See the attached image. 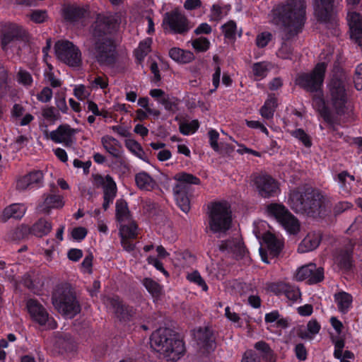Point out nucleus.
Here are the masks:
<instances>
[{
  "mask_svg": "<svg viewBox=\"0 0 362 362\" xmlns=\"http://www.w3.org/2000/svg\"><path fill=\"white\" fill-rule=\"evenodd\" d=\"M253 182L259 196L262 198L277 197L281 192L279 182L269 174L254 175Z\"/></svg>",
  "mask_w": 362,
  "mask_h": 362,
  "instance_id": "12",
  "label": "nucleus"
},
{
  "mask_svg": "<svg viewBox=\"0 0 362 362\" xmlns=\"http://www.w3.org/2000/svg\"><path fill=\"white\" fill-rule=\"evenodd\" d=\"M52 223L45 218L39 219L31 227V233L37 237L47 235L52 230Z\"/></svg>",
  "mask_w": 362,
  "mask_h": 362,
  "instance_id": "39",
  "label": "nucleus"
},
{
  "mask_svg": "<svg viewBox=\"0 0 362 362\" xmlns=\"http://www.w3.org/2000/svg\"><path fill=\"white\" fill-rule=\"evenodd\" d=\"M126 147L132 152L134 155L142 160H145V152L141 148V145L133 139H129L125 142Z\"/></svg>",
  "mask_w": 362,
  "mask_h": 362,
  "instance_id": "46",
  "label": "nucleus"
},
{
  "mask_svg": "<svg viewBox=\"0 0 362 362\" xmlns=\"http://www.w3.org/2000/svg\"><path fill=\"white\" fill-rule=\"evenodd\" d=\"M338 310L342 313H346L351 308L352 296L346 292H339L334 295Z\"/></svg>",
  "mask_w": 362,
  "mask_h": 362,
  "instance_id": "37",
  "label": "nucleus"
},
{
  "mask_svg": "<svg viewBox=\"0 0 362 362\" xmlns=\"http://www.w3.org/2000/svg\"><path fill=\"white\" fill-rule=\"evenodd\" d=\"M116 21L112 16L98 14L90 27V40L102 39L109 35L116 28Z\"/></svg>",
  "mask_w": 362,
  "mask_h": 362,
  "instance_id": "17",
  "label": "nucleus"
},
{
  "mask_svg": "<svg viewBox=\"0 0 362 362\" xmlns=\"http://www.w3.org/2000/svg\"><path fill=\"white\" fill-rule=\"evenodd\" d=\"M354 243L351 240L349 241L348 247L341 251L337 257V261L341 268L344 269H349L352 266V250Z\"/></svg>",
  "mask_w": 362,
  "mask_h": 362,
  "instance_id": "34",
  "label": "nucleus"
},
{
  "mask_svg": "<svg viewBox=\"0 0 362 362\" xmlns=\"http://www.w3.org/2000/svg\"><path fill=\"white\" fill-rule=\"evenodd\" d=\"M151 40L146 39L141 42L138 49L136 50V57L138 60L141 61L150 52Z\"/></svg>",
  "mask_w": 362,
  "mask_h": 362,
  "instance_id": "49",
  "label": "nucleus"
},
{
  "mask_svg": "<svg viewBox=\"0 0 362 362\" xmlns=\"http://www.w3.org/2000/svg\"><path fill=\"white\" fill-rule=\"evenodd\" d=\"M30 233H31V228L23 224L11 230L8 238L13 240H19L25 238Z\"/></svg>",
  "mask_w": 362,
  "mask_h": 362,
  "instance_id": "44",
  "label": "nucleus"
},
{
  "mask_svg": "<svg viewBox=\"0 0 362 362\" xmlns=\"http://www.w3.org/2000/svg\"><path fill=\"white\" fill-rule=\"evenodd\" d=\"M291 134L293 137L300 141L305 147L312 146L310 137L303 129H297L291 132Z\"/></svg>",
  "mask_w": 362,
  "mask_h": 362,
  "instance_id": "52",
  "label": "nucleus"
},
{
  "mask_svg": "<svg viewBox=\"0 0 362 362\" xmlns=\"http://www.w3.org/2000/svg\"><path fill=\"white\" fill-rule=\"evenodd\" d=\"M315 15L317 19L327 25L328 28L334 30L333 34L337 35L338 19L333 11L334 0H313Z\"/></svg>",
  "mask_w": 362,
  "mask_h": 362,
  "instance_id": "11",
  "label": "nucleus"
},
{
  "mask_svg": "<svg viewBox=\"0 0 362 362\" xmlns=\"http://www.w3.org/2000/svg\"><path fill=\"white\" fill-rule=\"evenodd\" d=\"M141 283L153 298L158 299L163 294V286L151 278H144Z\"/></svg>",
  "mask_w": 362,
  "mask_h": 362,
  "instance_id": "40",
  "label": "nucleus"
},
{
  "mask_svg": "<svg viewBox=\"0 0 362 362\" xmlns=\"http://www.w3.org/2000/svg\"><path fill=\"white\" fill-rule=\"evenodd\" d=\"M273 21L284 26L283 40H288L301 30L305 20L304 0H288L273 10Z\"/></svg>",
  "mask_w": 362,
  "mask_h": 362,
  "instance_id": "2",
  "label": "nucleus"
},
{
  "mask_svg": "<svg viewBox=\"0 0 362 362\" xmlns=\"http://www.w3.org/2000/svg\"><path fill=\"white\" fill-rule=\"evenodd\" d=\"M41 115L45 120L50 124H54L61 119V115L53 106H45L41 109Z\"/></svg>",
  "mask_w": 362,
  "mask_h": 362,
  "instance_id": "42",
  "label": "nucleus"
},
{
  "mask_svg": "<svg viewBox=\"0 0 362 362\" xmlns=\"http://www.w3.org/2000/svg\"><path fill=\"white\" fill-rule=\"evenodd\" d=\"M313 97V106L319 112L323 119L329 124L334 122V119L331 110L325 105L323 95L321 90L315 93Z\"/></svg>",
  "mask_w": 362,
  "mask_h": 362,
  "instance_id": "23",
  "label": "nucleus"
},
{
  "mask_svg": "<svg viewBox=\"0 0 362 362\" xmlns=\"http://www.w3.org/2000/svg\"><path fill=\"white\" fill-rule=\"evenodd\" d=\"M52 304L59 313L72 318L81 311V306L74 291L68 286L57 288L52 294Z\"/></svg>",
  "mask_w": 362,
  "mask_h": 362,
  "instance_id": "6",
  "label": "nucleus"
},
{
  "mask_svg": "<svg viewBox=\"0 0 362 362\" xmlns=\"http://www.w3.org/2000/svg\"><path fill=\"white\" fill-rule=\"evenodd\" d=\"M26 305L28 311L33 321L47 329L57 328V322L52 317L49 316L46 308L37 300L29 299L27 301Z\"/></svg>",
  "mask_w": 362,
  "mask_h": 362,
  "instance_id": "13",
  "label": "nucleus"
},
{
  "mask_svg": "<svg viewBox=\"0 0 362 362\" xmlns=\"http://www.w3.org/2000/svg\"><path fill=\"white\" fill-rule=\"evenodd\" d=\"M52 90L49 87H44L37 95V99L44 103L49 102L52 98Z\"/></svg>",
  "mask_w": 362,
  "mask_h": 362,
  "instance_id": "61",
  "label": "nucleus"
},
{
  "mask_svg": "<svg viewBox=\"0 0 362 362\" xmlns=\"http://www.w3.org/2000/svg\"><path fill=\"white\" fill-rule=\"evenodd\" d=\"M64 205L62 197L59 195L49 194L46 197L44 202L39 206L40 211L48 213L51 209L62 207Z\"/></svg>",
  "mask_w": 362,
  "mask_h": 362,
  "instance_id": "36",
  "label": "nucleus"
},
{
  "mask_svg": "<svg viewBox=\"0 0 362 362\" xmlns=\"http://www.w3.org/2000/svg\"><path fill=\"white\" fill-rule=\"evenodd\" d=\"M44 175L42 170L30 171L17 181L16 187L20 190L39 188L43 185Z\"/></svg>",
  "mask_w": 362,
  "mask_h": 362,
  "instance_id": "20",
  "label": "nucleus"
},
{
  "mask_svg": "<svg viewBox=\"0 0 362 362\" xmlns=\"http://www.w3.org/2000/svg\"><path fill=\"white\" fill-rule=\"evenodd\" d=\"M26 211V207L21 204H12L6 207L2 214L4 221L10 218L21 219Z\"/></svg>",
  "mask_w": 362,
  "mask_h": 362,
  "instance_id": "30",
  "label": "nucleus"
},
{
  "mask_svg": "<svg viewBox=\"0 0 362 362\" xmlns=\"http://www.w3.org/2000/svg\"><path fill=\"white\" fill-rule=\"evenodd\" d=\"M355 87L357 90L362 89V63L358 64L355 70V76L354 78Z\"/></svg>",
  "mask_w": 362,
  "mask_h": 362,
  "instance_id": "64",
  "label": "nucleus"
},
{
  "mask_svg": "<svg viewBox=\"0 0 362 362\" xmlns=\"http://www.w3.org/2000/svg\"><path fill=\"white\" fill-rule=\"evenodd\" d=\"M160 104H162L165 109L168 111H175L177 109V103L174 98H171L168 95L161 98Z\"/></svg>",
  "mask_w": 362,
  "mask_h": 362,
  "instance_id": "62",
  "label": "nucleus"
},
{
  "mask_svg": "<svg viewBox=\"0 0 362 362\" xmlns=\"http://www.w3.org/2000/svg\"><path fill=\"white\" fill-rule=\"evenodd\" d=\"M222 30L226 38H234L236 32V23L233 21H230L222 25Z\"/></svg>",
  "mask_w": 362,
  "mask_h": 362,
  "instance_id": "56",
  "label": "nucleus"
},
{
  "mask_svg": "<svg viewBox=\"0 0 362 362\" xmlns=\"http://www.w3.org/2000/svg\"><path fill=\"white\" fill-rule=\"evenodd\" d=\"M272 38V35L269 32H262L257 35L256 37V45L259 48L265 47Z\"/></svg>",
  "mask_w": 362,
  "mask_h": 362,
  "instance_id": "58",
  "label": "nucleus"
},
{
  "mask_svg": "<svg viewBox=\"0 0 362 362\" xmlns=\"http://www.w3.org/2000/svg\"><path fill=\"white\" fill-rule=\"evenodd\" d=\"M325 202L326 197L319 189L298 187L290 191L287 204L296 214L317 218L325 212Z\"/></svg>",
  "mask_w": 362,
  "mask_h": 362,
  "instance_id": "1",
  "label": "nucleus"
},
{
  "mask_svg": "<svg viewBox=\"0 0 362 362\" xmlns=\"http://www.w3.org/2000/svg\"><path fill=\"white\" fill-rule=\"evenodd\" d=\"M327 69L325 62L318 63L310 73H300L295 83L307 92L317 93L321 90Z\"/></svg>",
  "mask_w": 362,
  "mask_h": 362,
  "instance_id": "8",
  "label": "nucleus"
},
{
  "mask_svg": "<svg viewBox=\"0 0 362 362\" xmlns=\"http://www.w3.org/2000/svg\"><path fill=\"white\" fill-rule=\"evenodd\" d=\"M252 69L254 76L258 79L264 78L269 71L267 64L264 62L254 64Z\"/></svg>",
  "mask_w": 362,
  "mask_h": 362,
  "instance_id": "50",
  "label": "nucleus"
},
{
  "mask_svg": "<svg viewBox=\"0 0 362 362\" xmlns=\"http://www.w3.org/2000/svg\"><path fill=\"white\" fill-rule=\"evenodd\" d=\"M313 271H315V264H309L303 266L298 269L296 274V279L298 281L308 280L310 272H313Z\"/></svg>",
  "mask_w": 362,
  "mask_h": 362,
  "instance_id": "48",
  "label": "nucleus"
},
{
  "mask_svg": "<svg viewBox=\"0 0 362 362\" xmlns=\"http://www.w3.org/2000/svg\"><path fill=\"white\" fill-rule=\"evenodd\" d=\"M208 227L215 234L225 235L232 225L230 206L226 202H216L209 206Z\"/></svg>",
  "mask_w": 362,
  "mask_h": 362,
  "instance_id": "5",
  "label": "nucleus"
},
{
  "mask_svg": "<svg viewBox=\"0 0 362 362\" xmlns=\"http://www.w3.org/2000/svg\"><path fill=\"white\" fill-rule=\"evenodd\" d=\"M191 44L195 51L198 52H206L210 47L209 40L204 37H200L192 40Z\"/></svg>",
  "mask_w": 362,
  "mask_h": 362,
  "instance_id": "47",
  "label": "nucleus"
},
{
  "mask_svg": "<svg viewBox=\"0 0 362 362\" xmlns=\"http://www.w3.org/2000/svg\"><path fill=\"white\" fill-rule=\"evenodd\" d=\"M219 249L221 251L230 252L235 255L236 257L243 256L245 252L243 243L238 238H232L221 241L219 245Z\"/></svg>",
  "mask_w": 362,
  "mask_h": 362,
  "instance_id": "24",
  "label": "nucleus"
},
{
  "mask_svg": "<svg viewBox=\"0 0 362 362\" xmlns=\"http://www.w3.org/2000/svg\"><path fill=\"white\" fill-rule=\"evenodd\" d=\"M86 10L74 6L66 7L64 11V17L66 21L75 23L84 18Z\"/></svg>",
  "mask_w": 362,
  "mask_h": 362,
  "instance_id": "38",
  "label": "nucleus"
},
{
  "mask_svg": "<svg viewBox=\"0 0 362 362\" xmlns=\"http://www.w3.org/2000/svg\"><path fill=\"white\" fill-rule=\"evenodd\" d=\"M169 56L174 61L183 64L189 63L194 59V55L192 52L177 47L171 48Z\"/></svg>",
  "mask_w": 362,
  "mask_h": 362,
  "instance_id": "32",
  "label": "nucleus"
},
{
  "mask_svg": "<svg viewBox=\"0 0 362 362\" xmlns=\"http://www.w3.org/2000/svg\"><path fill=\"white\" fill-rule=\"evenodd\" d=\"M194 338L197 344L207 351L215 348V337L213 330L209 327H199L194 330Z\"/></svg>",
  "mask_w": 362,
  "mask_h": 362,
  "instance_id": "21",
  "label": "nucleus"
},
{
  "mask_svg": "<svg viewBox=\"0 0 362 362\" xmlns=\"http://www.w3.org/2000/svg\"><path fill=\"white\" fill-rule=\"evenodd\" d=\"M284 295H285L288 299L292 301H296L300 297V292L298 287L288 284Z\"/></svg>",
  "mask_w": 362,
  "mask_h": 362,
  "instance_id": "55",
  "label": "nucleus"
},
{
  "mask_svg": "<svg viewBox=\"0 0 362 362\" xmlns=\"http://www.w3.org/2000/svg\"><path fill=\"white\" fill-rule=\"evenodd\" d=\"M117 220L120 223L132 221V215L129 210L127 202L123 199H117L115 204Z\"/></svg>",
  "mask_w": 362,
  "mask_h": 362,
  "instance_id": "33",
  "label": "nucleus"
},
{
  "mask_svg": "<svg viewBox=\"0 0 362 362\" xmlns=\"http://www.w3.org/2000/svg\"><path fill=\"white\" fill-rule=\"evenodd\" d=\"M150 345L168 361H177L185 352L183 341L168 328H160L153 332L150 337Z\"/></svg>",
  "mask_w": 362,
  "mask_h": 362,
  "instance_id": "3",
  "label": "nucleus"
},
{
  "mask_svg": "<svg viewBox=\"0 0 362 362\" xmlns=\"http://www.w3.org/2000/svg\"><path fill=\"white\" fill-rule=\"evenodd\" d=\"M324 279V269L322 267H317L315 266V271L310 272L308 281L310 284H317L320 282Z\"/></svg>",
  "mask_w": 362,
  "mask_h": 362,
  "instance_id": "57",
  "label": "nucleus"
},
{
  "mask_svg": "<svg viewBox=\"0 0 362 362\" xmlns=\"http://www.w3.org/2000/svg\"><path fill=\"white\" fill-rule=\"evenodd\" d=\"M321 241V237L319 233H309L301 241L298 246L299 252L304 253L316 249Z\"/></svg>",
  "mask_w": 362,
  "mask_h": 362,
  "instance_id": "25",
  "label": "nucleus"
},
{
  "mask_svg": "<svg viewBox=\"0 0 362 362\" xmlns=\"http://www.w3.org/2000/svg\"><path fill=\"white\" fill-rule=\"evenodd\" d=\"M240 362H261L260 356L255 350L248 349L243 354Z\"/></svg>",
  "mask_w": 362,
  "mask_h": 362,
  "instance_id": "60",
  "label": "nucleus"
},
{
  "mask_svg": "<svg viewBox=\"0 0 362 362\" xmlns=\"http://www.w3.org/2000/svg\"><path fill=\"white\" fill-rule=\"evenodd\" d=\"M277 56L284 59H291L293 55V48L287 42H283L281 47L278 49Z\"/></svg>",
  "mask_w": 362,
  "mask_h": 362,
  "instance_id": "54",
  "label": "nucleus"
},
{
  "mask_svg": "<svg viewBox=\"0 0 362 362\" xmlns=\"http://www.w3.org/2000/svg\"><path fill=\"white\" fill-rule=\"evenodd\" d=\"M105 303L120 322H129L133 320L136 315V309L133 306L125 303L118 296L106 298Z\"/></svg>",
  "mask_w": 362,
  "mask_h": 362,
  "instance_id": "16",
  "label": "nucleus"
},
{
  "mask_svg": "<svg viewBox=\"0 0 362 362\" xmlns=\"http://www.w3.org/2000/svg\"><path fill=\"white\" fill-rule=\"evenodd\" d=\"M290 234H296L300 230L299 221L291 213L279 223Z\"/></svg>",
  "mask_w": 362,
  "mask_h": 362,
  "instance_id": "41",
  "label": "nucleus"
},
{
  "mask_svg": "<svg viewBox=\"0 0 362 362\" xmlns=\"http://www.w3.org/2000/svg\"><path fill=\"white\" fill-rule=\"evenodd\" d=\"M266 212L269 216L275 218L279 223L291 214L284 204L279 203L268 204L266 207Z\"/></svg>",
  "mask_w": 362,
  "mask_h": 362,
  "instance_id": "26",
  "label": "nucleus"
},
{
  "mask_svg": "<svg viewBox=\"0 0 362 362\" xmlns=\"http://www.w3.org/2000/svg\"><path fill=\"white\" fill-rule=\"evenodd\" d=\"M92 177L93 185L103 189V209L107 211L116 197L117 191L116 183L109 175L103 177L99 174H93Z\"/></svg>",
  "mask_w": 362,
  "mask_h": 362,
  "instance_id": "15",
  "label": "nucleus"
},
{
  "mask_svg": "<svg viewBox=\"0 0 362 362\" xmlns=\"http://www.w3.org/2000/svg\"><path fill=\"white\" fill-rule=\"evenodd\" d=\"M347 19L351 39L362 46V16L356 12H350Z\"/></svg>",
  "mask_w": 362,
  "mask_h": 362,
  "instance_id": "22",
  "label": "nucleus"
},
{
  "mask_svg": "<svg viewBox=\"0 0 362 362\" xmlns=\"http://www.w3.org/2000/svg\"><path fill=\"white\" fill-rule=\"evenodd\" d=\"M25 36V31L16 24H11L1 34L0 42L3 50L6 51L14 46L16 42L21 41Z\"/></svg>",
  "mask_w": 362,
  "mask_h": 362,
  "instance_id": "18",
  "label": "nucleus"
},
{
  "mask_svg": "<svg viewBox=\"0 0 362 362\" xmlns=\"http://www.w3.org/2000/svg\"><path fill=\"white\" fill-rule=\"evenodd\" d=\"M277 107V98L274 94H269L264 104L259 110L262 117L270 119L273 118L276 108Z\"/></svg>",
  "mask_w": 362,
  "mask_h": 362,
  "instance_id": "35",
  "label": "nucleus"
},
{
  "mask_svg": "<svg viewBox=\"0 0 362 362\" xmlns=\"http://www.w3.org/2000/svg\"><path fill=\"white\" fill-rule=\"evenodd\" d=\"M263 240L273 257L277 256L283 247L281 240L275 236L273 233L267 232L263 235Z\"/></svg>",
  "mask_w": 362,
  "mask_h": 362,
  "instance_id": "27",
  "label": "nucleus"
},
{
  "mask_svg": "<svg viewBox=\"0 0 362 362\" xmlns=\"http://www.w3.org/2000/svg\"><path fill=\"white\" fill-rule=\"evenodd\" d=\"M255 352L259 356L260 360L262 359L266 362H275L276 357L274 351L271 349L270 346L264 341H259L254 344Z\"/></svg>",
  "mask_w": 362,
  "mask_h": 362,
  "instance_id": "29",
  "label": "nucleus"
},
{
  "mask_svg": "<svg viewBox=\"0 0 362 362\" xmlns=\"http://www.w3.org/2000/svg\"><path fill=\"white\" fill-rule=\"evenodd\" d=\"M199 127L198 120L194 119L190 122L180 124V131L184 135H189L195 132Z\"/></svg>",
  "mask_w": 362,
  "mask_h": 362,
  "instance_id": "51",
  "label": "nucleus"
},
{
  "mask_svg": "<svg viewBox=\"0 0 362 362\" xmlns=\"http://www.w3.org/2000/svg\"><path fill=\"white\" fill-rule=\"evenodd\" d=\"M55 52L58 59L71 67H79L82 64L81 52L69 40H59L55 44Z\"/></svg>",
  "mask_w": 362,
  "mask_h": 362,
  "instance_id": "10",
  "label": "nucleus"
},
{
  "mask_svg": "<svg viewBox=\"0 0 362 362\" xmlns=\"http://www.w3.org/2000/svg\"><path fill=\"white\" fill-rule=\"evenodd\" d=\"M90 83L93 88H100L104 89L108 86V80L106 77L98 76L91 81Z\"/></svg>",
  "mask_w": 362,
  "mask_h": 362,
  "instance_id": "63",
  "label": "nucleus"
},
{
  "mask_svg": "<svg viewBox=\"0 0 362 362\" xmlns=\"http://www.w3.org/2000/svg\"><path fill=\"white\" fill-rule=\"evenodd\" d=\"M135 182L136 186L142 190L151 191L156 186L155 180L144 171L136 174Z\"/></svg>",
  "mask_w": 362,
  "mask_h": 362,
  "instance_id": "31",
  "label": "nucleus"
},
{
  "mask_svg": "<svg viewBox=\"0 0 362 362\" xmlns=\"http://www.w3.org/2000/svg\"><path fill=\"white\" fill-rule=\"evenodd\" d=\"M328 100L337 115L345 112L347 95L345 89L344 80L338 76H333L328 86Z\"/></svg>",
  "mask_w": 362,
  "mask_h": 362,
  "instance_id": "9",
  "label": "nucleus"
},
{
  "mask_svg": "<svg viewBox=\"0 0 362 362\" xmlns=\"http://www.w3.org/2000/svg\"><path fill=\"white\" fill-rule=\"evenodd\" d=\"M162 25L164 30L174 34H185L190 28L186 16L177 10L165 13Z\"/></svg>",
  "mask_w": 362,
  "mask_h": 362,
  "instance_id": "14",
  "label": "nucleus"
},
{
  "mask_svg": "<svg viewBox=\"0 0 362 362\" xmlns=\"http://www.w3.org/2000/svg\"><path fill=\"white\" fill-rule=\"evenodd\" d=\"M32 21L35 23H42L47 18V13L46 10H34L30 14Z\"/></svg>",
  "mask_w": 362,
  "mask_h": 362,
  "instance_id": "59",
  "label": "nucleus"
},
{
  "mask_svg": "<svg viewBox=\"0 0 362 362\" xmlns=\"http://www.w3.org/2000/svg\"><path fill=\"white\" fill-rule=\"evenodd\" d=\"M129 224H122L119 228V235L121 238H136L137 226L134 221H129Z\"/></svg>",
  "mask_w": 362,
  "mask_h": 362,
  "instance_id": "43",
  "label": "nucleus"
},
{
  "mask_svg": "<svg viewBox=\"0 0 362 362\" xmlns=\"http://www.w3.org/2000/svg\"><path fill=\"white\" fill-rule=\"evenodd\" d=\"M175 184L173 192L180 209L187 213L190 210V199L193 197L192 185H199L201 180L193 174L181 171L173 177Z\"/></svg>",
  "mask_w": 362,
  "mask_h": 362,
  "instance_id": "4",
  "label": "nucleus"
},
{
  "mask_svg": "<svg viewBox=\"0 0 362 362\" xmlns=\"http://www.w3.org/2000/svg\"><path fill=\"white\" fill-rule=\"evenodd\" d=\"M16 81L19 84L26 88L30 87L33 83V78L30 73L22 68H20L16 74Z\"/></svg>",
  "mask_w": 362,
  "mask_h": 362,
  "instance_id": "45",
  "label": "nucleus"
},
{
  "mask_svg": "<svg viewBox=\"0 0 362 362\" xmlns=\"http://www.w3.org/2000/svg\"><path fill=\"white\" fill-rule=\"evenodd\" d=\"M187 279L190 282L194 283L200 286L203 291H206L208 290V286L206 282L197 271H194L190 274H188L187 276Z\"/></svg>",
  "mask_w": 362,
  "mask_h": 362,
  "instance_id": "53",
  "label": "nucleus"
},
{
  "mask_svg": "<svg viewBox=\"0 0 362 362\" xmlns=\"http://www.w3.org/2000/svg\"><path fill=\"white\" fill-rule=\"evenodd\" d=\"M77 129L71 128L67 124H60L57 129L49 132L47 137L56 144H63L66 147H71L74 142V136Z\"/></svg>",
  "mask_w": 362,
  "mask_h": 362,
  "instance_id": "19",
  "label": "nucleus"
},
{
  "mask_svg": "<svg viewBox=\"0 0 362 362\" xmlns=\"http://www.w3.org/2000/svg\"><path fill=\"white\" fill-rule=\"evenodd\" d=\"M88 51L100 66H111L117 61V52L116 45L110 37L91 40Z\"/></svg>",
  "mask_w": 362,
  "mask_h": 362,
  "instance_id": "7",
  "label": "nucleus"
},
{
  "mask_svg": "<svg viewBox=\"0 0 362 362\" xmlns=\"http://www.w3.org/2000/svg\"><path fill=\"white\" fill-rule=\"evenodd\" d=\"M103 146L114 158H119L121 155V144L119 141L111 136H104L101 139Z\"/></svg>",
  "mask_w": 362,
  "mask_h": 362,
  "instance_id": "28",
  "label": "nucleus"
}]
</instances>
